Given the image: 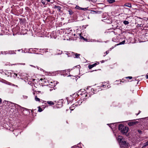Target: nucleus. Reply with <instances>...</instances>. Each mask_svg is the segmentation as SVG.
Segmentation results:
<instances>
[{"label": "nucleus", "instance_id": "obj_1", "mask_svg": "<svg viewBox=\"0 0 148 148\" xmlns=\"http://www.w3.org/2000/svg\"><path fill=\"white\" fill-rule=\"evenodd\" d=\"M118 140L119 142L121 147L122 148H128V143L121 136H119L118 137Z\"/></svg>", "mask_w": 148, "mask_h": 148}, {"label": "nucleus", "instance_id": "obj_2", "mask_svg": "<svg viewBox=\"0 0 148 148\" xmlns=\"http://www.w3.org/2000/svg\"><path fill=\"white\" fill-rule=\"evenodd\" d=\"M119 129L123 134H125L128 132L129 128L128 127L124 126L123 125L120 124L119 126Z\"/></svg>", "mask_w": 148, "mask_h": 148}, {"label": "nucleus", "instance_id": "obj_3", "mask_svg": "<svg viewBox=\"0 0 148 148\" xmlns=\"http://www.w3.org/2000/svg\"><path fill=\"white\" fill-rule=\"evenodd\" d=\"M102 21L105 22L106 23H112V20L111 18H108V17L106 19H102Z\"/></svg>", "mask_w": 148, "mask_h": 148}, {"label": "nucleus", "instance_id": "obj_4", "mask_svg": "<svg viewBox=\"0 0 148 148\" xmlns=\"http://www.w3.org/2000/svg\"><path fill=\"white\" fill-rule=\"evenodd\" d=\"M49 87L53 88L56 86L55 81H50L49 82Z\"/></svg>", "mask_w": 148, "mask_h": 148}, {"label": "nucleus", "instance_id": "obj_5", "mask_svg": "<svg viewBox=\"0 0 148 148\" xmlns=\"http://www.w3.org/2000/svg\"><path fill=\"white\" fill-rule=\"evenodd\" d=\"M108 16V14L106 13H103L102 15V17L103 19H106Z\"/></svg>", "mask_w": 148, "mask_h": 148}, {"label": "nucleus", "instance_id": "obj_6", "mask_svg": "<svg viewBox=\"0 0 148 148\" xmlns=\"http://www.w3.org/2000/svg\"><path fill=\"white\" fill-rule=\"evenodd\" d=\"M12 104H13L15 106V108H16L17 109H21L23 108V109H26L25 108H22L21 106H19L18 105H17V104H15L14 103H13Z\"/></svg>", "mask_w": 148, "mask_h": 148}, {"label": "nucleus", "instance_id": "obj_7", "mask_svg": "<svg viewBox=\"0 0 148 148\" xmlns=\"http://www.w3.org/2000/svg\"><path fill=\"white\" fill-rule=\"evenodd\" d=\"M66 55L68 56V57L74 56L75 53L73 52H70L69 53H67Z\"/></svg>", "mask_w": 148, "mask_h": 148}, {"label": "nucleus", "instance_id": "obj_8", "mask_svg": "<svg viewBox=\"0 0 148 148\" xmlns=\"http://www.w3.org/2000/svg\"><path fill=\"white\" fill-rule=\"evenodd\" d=\"M137 122L134 121H132L128 122V125L129 126H131L135 125Z\"/></svg>", "mask_w": 148, "mask_h": 148}, {"label": "nucleus", "instance_id": "obj_9", "mask_svg": "<svg viewBox=\"0 0 148 148\" xmlns=\"http://www.w3.org/2000/svg\"><path fill=\"white\" fill-rule=\"evenodd\" d=\"M75 8L77 9L81 10H87L88 9V8H82L77 5L75 7Z\"/></svg>", "mask_w": 148, "mask_h": 148}, {"label": "nucleus", "instance_id": "obj_10", "mask_svg": "<svg viewBox=\"0 0 148 148\" xmlns=\"http://www.w3.org/2000/svg\"><path fill=\"white\" fill-rule=\"evenodd\" d=\"M97 64L96 63H95L92 65H89L88 67L89 69H90L92 68L93 67L95 66Z\"/></svg>", "mask_w": 148, "mask_h": 148}, {"label": "nucleus", "instance_id": "obj_11", "mask_svg": "<svg viewBox=\"0 0 148 148\" xmlns=\"http://www.w3.org/2000/svg\"><path fill=\"white\" fill-rule=\"evenodd\" d=\"M125 6L129 8L132 7L131 4L130 3H126L124 5Z\"/></svg>", "mask_w": 148, "mask_h": 148}, {"label": "nucleus", "instance_id": "obj_12", "mask_svg": "<svg viewBox=\"0 0 148 148\" xmlns=\"http://www.w3.org/2000/svg\"><path fill=\"white\" fill-rule=\"evenodd\" d=\"M91 13L92 14H100L101 13V12L99 11H94V10H92L91 11Z\"/></svg>", "mask_w": 148, "mask_h": 148}, {"label": "nucleus", "instance_id": "obj_13", "mask_svg": "<svg viewBox=\"0 0 148 148\" xmlns=\"http://www.w3.org/2000/svg\"><path fill=\"white\" fill-rule=\"evenodd\" d=\"M80 55V54H78L77 53H75L73 57L76 58H79V56Z\"/></svg>", "mask_w": 148, "mask_h": 148}, {"label": "nucleus", "instance_id": "obj_14", "mask_svg": "<svg viewBox=\"0 0 148 148\" xmlns=\"http://www.w3.org/2000/svg\"><path fill=\"white\" fill-rule=\"evenodd\" d=\"M90 90H91V92H89V94H88V95H89V96H90V94L92 95V94H93L94 93V90L93 88H91Z\"/></svg>", "mask_w": 148, "mask_h": 148}, {"label": "nucleus", "instance_id": "obj_15", "mask_svg": "<svg viewBox=\"0 0 148 148\" xmlns=\"http://www.w3.org/2000/svg\"><path fill=\"white\" fill-rule=\"evenodd\" d=\"M47 103L50 105H53L54 104V103L51 101H47Z\"/></svg>", "mask_w": 148, "mask_h": 148}, {"label": "nucleus", "instance_id": "obj_16", "mask_svg": "<svg viewBox=\"0 0 148 148\" xmlns=\"http://www.w3.org/2000/svg\"><path fill=\"white\" fill-rule=\"evenodd\" d=\"M107 1L110 3H112L115 2L114 0H107Z\"/></svg>", "mask_w": 148, "mask_h": 148}, {"label": "nucleus", "instance_id": "obj_17", "mask_svg": "<svg viewBox=\"0 0 148 148\" xmlns=\"http://www.w3.org/2000/svg\"><path fill=\"white\" fill-rule=\"evenodd\" d=\"M105 84H103V85H102L101 86V87H104V88H106V86L108 88H109V87H108V85H107L106 86L107 84H108V83H105Z\"/></svg>", "mask_w": 148, "mask_h": 148}, {"label": "nucleus", "instance_id": "obj_18", "mask_svg": "<svg viewBox=\"0 0 148 148\" xmlns=\"http://www.w3.org/2000/svg\"><path fill=\"white\" fill-rule=\"evenodd\" d=\"M54 8H57L58 10L59 11H60L61 9V7L60 6H58L55 5Z\"/></svg>", "mask_w": 148, "mask_h": 148}, {"label": "nucleus", "instance_id": "obj_19", "mask_svg": "<svg viewBox=\"0 0 148 148\" xmlns=\"http://www.w3.org/2000/svg\"><path fill=\"white\" fill-rule=\"evenodd\" d=\"M7 53H8V54H12L13 53H15L13 51H8Z\"/></svg>", "mask_w": 148, "mask_h": 148}, {"label": "nucleus", "instance_id": "obj_20", "mask_svg": "<svg viewBox=\"0 0 148 148\" xmlns=\"http://www.w3.org/2000/svg\"><path fill=\"white\" fill-rule=\"evenodd\" d=\"M123 23L125 25H127L129 24V22L127 21H124L123 22Z\"/></svg>", "mask_w": 148, "mask_h": 148}, {"label": "nucleus", "instance_id": "obj_21", "mask_svg": "<svg viewBox=\"0 0 148 148\" xmlns=\"http://www.w3.org/2000/svg\"><path fill=\"white\" fill-rule=\"evenodd\" d=\"M6 84H8V85H12L13 86H15V85H14V84H12L11 83L9 82H6Z\"/></svg>", "mask_w": 148, "mask_h": 148}, {"label": "nucleus", "instance_id": "obj_22", "mask_svg": "<svg viewBox=\"0 0 148 148\" xmlns=\"http://www.w3.org/2000/svg\"><path fill=\"white\" fill-rule=\"evenodd\" d=\"M35 100L36 101H40V99L37 97V96H36L35 97Z\"/></svg>", "mask_w": 148, "mask_h": 148}, {"label": "nucleus", "instance_id": "obj_23", "mask_svg": "<svg viewBox=\"0 0 148 148\" xmlns=\"http://www.w3.org/2000/svg\"><path fill=\"white\" fill-rule=\"evenodd\" d=\"M7 52H8V51L1 52V54L6 55V54H8V53H7Z\"/></svg>", "mask_w": 148, "mask_h": 148}, {"label": "nucleus", "instance_id": "obj_24", "mask_svg": "<svg viewBox=\"0 0 148 148\" xmlns=\"http://www.w3.org/2000/svg\"><path fill=\"white\" fill-rule=\"evenodd\" d=\"M144 146L146 147L147 145H148V141H147L146 143H145L144 144Z\"/></svg>", "mask_w": 148, "mask_h": 148}, {"label": "nucleus", "instance_id": "obj_25", "mask_svg": "<svg viewBox=\"0 0 148 148\" xmlns=\"http://www.w3.org/2000/svg\"><path fill=\"white\" fill-rule=\"evenodd\" d=\"M42 109L40 107H38V111L39 112H42Z\"/></svg>", "mask_w": 148, "mask_h": 148}, {"label": "nucleus", "instance_id": "obj_26", "mask_svg": "<svg viewBox=\"0 0 148 148\" xmlns=\"http://www.w3.org/2000/svg\"><path fill=\"white\" fill-rule=\"evenodd\" d=\"M125 40H123V41L122 42H120L119 43V45H122V44H124L125 43Z\"/></svg>", "mask_w": 148, "mask_h": 148}, {"label": "nucleus", "instance_id": "obj_27", "mask_svg": "<svg viewBox=\"0 0 148 148\" xmlns=\"http://www.w3.org/2000/svg\"><path fill=\"white\" fill-rule=\"evenodd\" d=\"M41 2L44 5L45 4V2L44 0H41Z\"/></svg>", "mask_w": 148, "mask_h": 148}, {"label": "nucleus", "instance_id": "obj_28", "mask_svg": "<svg viewBox=\"0 0 148 148\" xmlns=\"http://www.w3.org/2000/svg\"><path fill=\"white\" fill-rule=\"evenodd\" d=\"M69 14L70 15H71L73 13L72 11L71 10H69Z\"/></svg>", "mask_w": 148, "mask_h": 148}, {"label": "nucleus", "instance_id": "obj_29", "mask_svg": "<svg viewBox=\"0 0 148 148\" xmlns=\"http://www.w3.org/2000/svg\"><path fill=\"white\" fill-rule=\"evenodd\" d=\"M138 132L140 134H142V132L140 130H138Z\"/></svg>", "mask_w": 148, "mask_h": 148}, {"label": "nucleus", "instance_id": "obj_30", "mask_svg": "<svg viewBox=\"0 0 148 148\" xmlns=\"http://www.w3.org/2000/svg\"><path fill=\"white\" fill-rule=\"evenodd\" d=\"M7 102V103H11V104H12V103L10 102H9L8 101H6L5 100L4 101H3V103H5V102Z\"/></svg>", "mask_w": 148, "mask_h": 148}, {"label": "nucleus", "instance_id": "obj_31", "mask_svg": "<svg viewBox=\"0 0 148 148\" xmlns=\"http://www.w3.org/2000/svg\"><path fill=\"white\" fill-rule=\"evenodd\" d=\"M126 78H129L130 79H131L132 78V77L131 76L127 77H126Z\"/></svg>", "mask_w": 148, "mask_h": 148}, {"label": "nucleus", "instance_id": "obj_32", "mask_svg": "<svg viewBox=\"0 0 148 148\" xmlns=\"http://www.w3.org/2000/svg\"><path fill=\"white\" fill-rule=\"evenodd\" d=\"M79 36L80 37V38H81V39H82V38L84 39V38L82 36H81V34H79Z\"/></svg>", "mask_w": 148, "mask_h": 148}, {"label": "nucleus", "instance_id": "obj_33", "mask_svg": "<svg viewBox=\"0 0 148 148\" xmlns=\"http://www.w3.org/2000/svg\"><path fill=\"white\" fill-rule=\"evenodd\" d=\"M92 42H99L98 40H93L91 41Z\"/></svg>", "mask_w": 148, "mask_h": 148}, {"label": "nucleus", "instance_id": "obj_34", "mask_svg": "<svg viewBox=\"0 0 148 148\" xmlns=\"http://www.w3.org/2000/svg\"><path fill=\"white\" fill-rule=\"evenodd\" d=\"M23 97L24 99H26L27 98V96H23Z\"/></svg>", "mask_w": 148, "mask_h": 148}, {"label": "nucleus", "instance_id": "obj_35", "mask_svg": "<svg viewBox=\"0 0 148 148\" xmlns=\"http://www.w3.org/2000/svg\"><path fill=\"white\" fill-rule=\"evenodd\" d=\"M112 125H113V124H110V125H109V127H110L112 129Z\"/></svg>", "mask_w": 148, "mask_h": 148}, {"label": "nucleus", "instance_id": "obj_36", "mask_svg": "<svg viewBox=\"0 0 148 148\" xmlns=\"http://www.w3.org/2000/svg\"><path fill=\"white\" fill-rule=\"evenodd\" d=\"M18 131V130H14V131H13V132H14V133L15 134V135H16L15 133V132H16V131Z\"/></svg>", "mask_w": 148, "mask_h": 148}, {"label": "nucleus", "instance_id": "obj_37", "mask_svg": "<svg viewBox=\"0 0 148 148\" xmlns=\"http://www.w3.org/2000/svg\"><path fill=\"white\" fill-rule=\"evenodd\" d=\"M2 99L1 98H0V103H2Z\"/></svg>", "mask_w": 148, "mask_h": 148}, {"label": "nucleus", "instance_id": "obj_38", "mask_svg": "<svg viewBox=\"0 0 148 148\" xmlns=\"http://www.w3.org/2000/svg\"><path fill=\"white\" fill-rule=\"evenodd\" d=\"M40 51H41V50H44L45 51V50L44 49H40Z\"/></svg>", "mask_w": 148, "mask_h": 148}, {"label": "nucleus", "instance_id": "obj_39", "mask_svg": "<svg viewBox=\"0 0 148 148\" xmlns=\"http://www.w3.org/2000/svg\"><path fill=\"white\" fill-rule=\"evenodd\" d=\"M106 54H107L109 53V52L108 51H106Z\"/></svg>", "mask_w": 148, "mask_h": 148}, {"label": "nucleus", "instance_id": "obj_40", "mask_svg": "<svg viewBox=\"0 0 148 148\" xmlns=\"http://www.w3.org/2000/svg\"><path fill=\"white\" fill-rule=\"evenodd\" d=\"M48 2H50L51 0H46Z\"/></svg>", "mask_w": 148, "mask_h": 148}, {"label": "nucleus", "instance_id": "obj_41", "mask_svg": "<svg viewBox=\"0 0 148 148\" xmlns=\"http://www.w3.org/2000/svg\"><path fill=\"white\" fill-rule=\"evenodd\" d=\"M146 78L147 79H148V75H146Z\"/></svg>", "mask_w": 148, "mask_h": 148}, {"label": "nucleus", "instance_id": "obj_42", "mask_svg": "<svg viewBox=\"0 0 148 148\" xmlns=\"http://www.w3.org/2000/svg\"><path fill=\"white\" fill-rule=\"evenodd\" d=\"M15 74V76H17V74Z\"/></svg>", "mask_w": 148, "mask_h": 148}, {"label": "nucleus", "instance_id": "obj_43", "mask_svg": "<svg viewBox=\"0 0 148 148\" xmlns=\"http://www.w3.org/2000/svg\"><path fill=\"white\" fill-rule=\"evenodd\" d=\"M61 102V106H62V102Z\"/></svg>", "mask_w": 148, "mask_h": 148}, {"label": "nucleus", "instance_id": "obj_44", "mask_svg": "<svg viewBox=\"0 0 148 148\" xmlns=\"http://www.w3.org/2000/svg\"><path fill=\"white\" fill-rule=\"evenodd\" d=\"M102 63L104 62L103 61H102V62H101Z\"/></svg>", "mask_w": 148, "mask_h": 148}, {"label": "nucleus", "instance_id": "obj_45", "mask_svg": "<svg viewBox=\"0 0 148 148\" xmlns=\"http://www.w3.org/2000/svg\"><path fill=\"white\" fill-rule=\"evenodd\" d=\"M15 86H16V87H18V86H17V85H15Z\"/></svg>", "mask_w": 148, "mask_h": 148}, {"label": "nucleus", "instance_id": "obj_46", "mask_svg": "<svg viewBox=\"0 0 148 148\" xmlns=\"http://www.w3.org/2000/svg\"><path fill=\"white\" fill-rule=\"evenodd\" d=\"M140 113H138L137 114V115H138Z\"/></svg>", "mask_w": 148, "mask_h": 148}, {"label": "nucleus", "instance_id": "obj_47", "mask_svg": "<svg viewBox=\"0 0 148 148\" xmlns=\"http://www.w3.org/2000/svg\"><path fill=\"white\" fill-rule=\"evenodd\" d=\"M30 66H33V65H30Z\"/></svg>", "mask_w": 148, "mask_h": 148}, {"label": "nucleus", "instance_id": "obj_48", "mask_svg": "<svg viewBox=\"0 0 148 148\" xmlns=\"http://www.w3.org/2000/svg\"><path fill=\"white\" fill-rule=\"evenodd\" d=\"M30 66H33V65H30Z\"/></svg>", "mask_w": 148, "mask_h": 148}, {"label": "nucleus", "instance_id": "obj_49", "mask_svg": "<svg viewBox=\"0 0 148 148\" xmlns=\"http://www.w3.org/2000/svg\"><path fill=\"white\" fill-rule=\"evenodd\" d=\"M20 51V50H18V51Z\"/></svg>", "mask_w": 148, "mask_h": 148}, {"label": "nucleus", "instance_id": "obj_50", "mask_svg": "<svg viewBox=\"0 0 148 148\" xmlns=\"http://www.w3.org/2000/svg\"><path fill=\"white\" fill-rule=\"evenodd\" d=\"M23 65H25V63H23Z\"/></svg>", "mask_w": 148, "mask_h": 148}, {"label": "nucleus", "instance_id": "obj_51", "mask_svg": "<svg viewBox=\"0 0 148 148\" xmlns=\"http://www.w3.org/2000/svg\"><path fill=\"white\" fill-rule=\"evenodd\" d=\"M52 90V89H50V91H51V90Z\"/></svg>", "mask_w": 148, "mask_h": 148}, {"label": "nucleus", "instance_id": "obj_52", "mask_svg": "<svg viewBox=\"0 0 148 148\" xmlns=\"http://www.w3.org/2000/svg\"><path fill=\"white\" fill-rule=\"evenodd\" d=\"M87 96V95H86V97Z\"/></svg>", "mask_w": 148, "mask_h": 148}]
</instances>
